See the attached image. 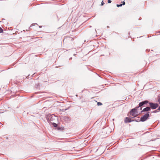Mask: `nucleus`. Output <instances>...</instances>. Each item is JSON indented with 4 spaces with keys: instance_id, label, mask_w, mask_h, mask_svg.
I'll list each match as a JSON object with an SVG mask.
<instances>
[{
    "instance_id": "nucleus-3",
    "label": "nucleus",
    "mask_w": 160,
    "mask_h": 160,
    "mask_svg": "<svg viewBox=\"0 0 160 160\" xmlns=\"http://www.w3.org/2000/svg\"><path fill=\"white\" fill-rule=\"evenodd\" d=\"M149 104L150 107V108L152 109H155L157 108L158 106V104L157 103L149 102Z\"/></svg>"
},
{
    "instance_id": "nucleus-17",
    "label": "nucleus",
    "mask_w": 160,
    "mask_h": 160,
    "mask_svg": "<svg viewBox=\"0 0 160 160\" xmlns=\"http://www.w3.org/2000/svg\"><path fill=\"white\" fill-rule=\"evenodd\" d=\"M158 102H159V103H160V98H159V99H158Z\"/></svg>"
},
{
    "instance_id": "nucleus-11",
    "label": "nucleus",
    "mask_w": 160,
    "mask_h": 160,
    "mask_svg": "<svg viewBox=\"0 0 160 160\" xmlns=\"http://www.w3.org/2000/svg\"><path fill=\"white\" fill-rule=\"evenodd\" d=\"M3 31V30L0 27V33L2 32Z\"/></svg>"
},
{
    "instance_id": "nucleus-13",
    "label": "nucleus",
    "mask_w": 160,
    "mask_h": 160,
    "mask_svg": "<svg viewBox=\"0 0 160 160\" xmlns=\"http://www.w3.org/2000/svg\"><path fill=\"white\" fill-rule=\"evenodd\" d=\"M108 3H111V0H108Z\"/></svg>"
},
{
    "instance_id": "nucleus-7",
    "label": "nucleus",
    "mask_w": 160,
    "mask_h": 160,
    "mask_svg": "<svg viewBox=\"0 0 160 160\" xmlns=\"http://www.w3.org/2000/svg\"><path fill=\"white\" fill-rule=\"evenodd\" d=\"M53 126L55 127H56L57 126V124L55 123H53L52 124Z\"/></svg>"
},
{
    "instance_id": "nucleus-6",
    "label": "nucleus",
    "mask_w": 160,
    "mask_h": 160,
    "mask_svg": "<svg viewBox=\"0 0 160 160\" xmlns=\"http://www.w3.org/2000/svg\"><path fill=\"white\" fill-rule=\"evenodd\" d=\"M150 110V108L148 107H147L145 108H144L142 111H141V112H147L149 111Z\"/></svg>"
},
{
    "instance_id": "nucleus-15",
    "label": "nucleus",
    "mask_w": 160,
    "mask_h": 160,
    "mask_svg": "<svg viewBox=\"0 0 160 160\" xmlns=\"http://www.w3.org/2000/svg\"><path fill=\"white\" fill-rule=\"evenodd\" d=\"M158 109H157V110H155V111L154 112H155V113L157 112H158Z\"/></svg>"
},
{
    "instance_id": "nucleus-16",
    "label": "nucleus",
    "mask_w": 160,
    "mask_h": 160,
    "mask_svg": "<svg viewBox=\"0 0 160 160\" xmlns=\"http://www.w3.org/2000/svg\"><path fill=\"white\" fill-rule=\"evenodd\" d=\"M158 110L159 111H160V106H159L158 108Z\"/></svg>"
},
{
    "instance_id": "nucleus-9",
    "label": "nucleus",
    "mask_w": 160,
    "mask_h": 160,
    "mask_svg": "<svg viewBox=\"0 0 160 160\" xmlns=\"http://www.w3.org/2000/svg\"><path fill=\"white\" fill-rule=\"evenodd\" d=\"M134 120V121H136V122H139L140 121H140V120L139 119H138L137 120Z\"/></svg>"
},
{
    "instance_id": "nucleus-5",
    "label": "nucleus",
    "mask_w": 160,
    "mask_h": 160,
    "mask_svg": "<svg viewBox=\"0 0 160 160\" xmlns=\"http://www.w3.org/2000/svg\"><path fill=\"white\" fill-rule=\"evenodd\" d=\"M133 121H134V120H131L130 118L128 117H126L124 119V122L126 123Z\"/></svg>"
},
{
    "instance_id": "nucleus-2",
    "label": "nucleus",
    "mask_w": 160,
    "mask_h": 160,
    "mask_svg": "<svg viewBox=\"0 0 160 160\" xmlns=\"http://www.w3.org/2000/svg\"><path fill=\"white\" fill-rule=\"evenodd\" d=\"M149 116V114L148 113L144 114L142 117L141 118L140 121L142 122H144L148 118Z\"/></svg>"
},
{
    "instance_id": "nucleus-8",
    "label": "nucleus",
    "mask_w": 160,
    "mask_h": 160,
    "mask_svg": "<svg viewBox=\"0 0 160 160\" xmlns=\"http://www.w3.org/2000/svg\"><path fill=\"white\" fill-rule=\"evenodd\" d=\"M97 105L98 106H100L102 105V104L101 102H98L97 103Z\"/></svg>"
},
{
    "instance_id": "nucleus-18",
    "label": "nucleus",
    "mask_w": 160,
    "mask_h": 160,
    "mask_svg": "<svg viewBox=\"0 0 160 160\" xmlns=\"http://www.w3.org/2000/svg\"><path fill=\"white\" fill-rule=\"evenodd\" d=\"M142 109V108H141V109H141V110Z\"/></svg>"
},
{
    "instance_id": "nucleus-1",
    "label": "nucleus",
    "mask_w": 160,
    "mask_h": 160,
    "mask_svg": "<svg viewBox=\"0 0 160 160\" xmlns=\"http://www.w3.org/2000/svg\"><path fill=\"white\" fill-rule=\"evenodd\" d=\"M138 108L136 107L133 109H132L130 111V114L135 117L138 115V112L137 111V109Z\"/></svg>"
},
{
    "instance_id": "nucleus-12",
    "label": "nucleus",
    "mask_w": 160,
    "mask_h": 160,
    "mask_svg": "<svg viewBox=\"0 0 160 160\" xmlns=\"http://www.w3.org/2000/svg\"><path fill=\"white\" fill-rule=\"evenodd\" d=\"M122 2V5H124L125 4V2H124V1H123V2Z\"/></svg>"
},
{
    "instance_id": "nucleus-4",
    "label": "nucleus",
    "mask_w": 160,
    "mask_h": 160,
    "mask_svg": "<svg viewBox=\"0 0 160 160\" xmlns=\"http://www.w3.org/2000/svg\"><path fill=\"white\" fill-rule=\"evenodd\" d=\"M148 103V100H145L139 103V106L137 107V108H139V107H141L145 104H147Z\"/></svg>"
},
{
    "instance_id": "nucleus-14",
    "label": "nucleus",
    "mask_w": 160,
    "mask_h": 160,
    "mask_svg": "<svg viewBox=\"0 0 160 160\" xmlns=\"http://www.w3.org/2000/svg\"><path fill=\"white\" fill-rule=\"evenodd\" d=\"M104 4V3L103 2V1H102V2H101V5H103Z\"/></svg>"
},
{
    "instance_id": "nucleus-10",
    "label": "nucleus",
    "mask_w": 160,
    "mask_h": 160,
    "mask_svg": "<svg viewBox=\"0 0 160 160\" xmlns=\"http://www.w3.org/2000/svg\"><path fill=\"white\" fill-rule=\"evenodd\" d=\"M122 6V4H117V7H121Z\"/></svg>"
}]
</instances>
